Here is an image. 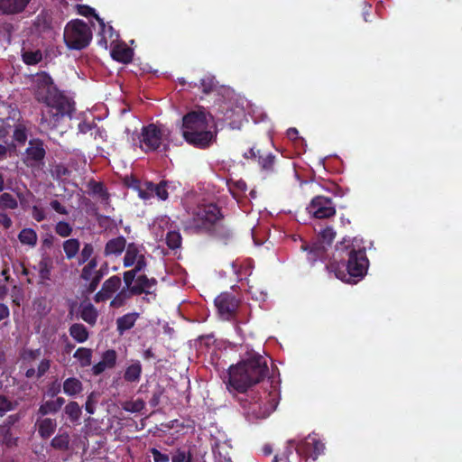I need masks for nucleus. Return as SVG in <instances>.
<instances>
[{"instance_id": "f257e3e1", "label": "nucleus", "mask_w": 462, "mask_h": 462, "mask_svg": "<svg viewBox=\"0 0 462 462\" xmlns=\"http://www.w3.org/2000/svg\"><path fill=\"white\" fill-rule=\"evenodd\" d=\"M330 265L335 268L337 277L348 283H356L364 278L369 266L364 240L344 238L337 244Z\"/></svg>"}, {"instance_id": "f03ea898", "label": "nucleus", "mask_w": 462, "mask_h": 462, "mask_svg": "<svg viewBox=\"0 0 462 462\" xmlns=\"http://www.w3.org/2000/svg\"><path fill=\"white\" fill-rule=\"evenodd\" d=\"M269 374L267 360L255 352H247L245 356L228 369L227 388L241 393L263 382Z\"/></svg>"}, {"instance_id": "7ed1b4c3", "label": "nucleus", "mask_w": 462, "mask_h": 462, "mask_svg": "<svg viewBox=\"0 0 462 462\" xmlns=\"http://www.w3.org/2000/svg\"><path fill=\"white\" fill-rule=\"evenodd\" d=\"M222 217L221 210L215 203L199 204L192 209L185 227L198 234H208L226 244L232 233L221 224Z\"/></svg>"}, {"instance_id": "20e7f679", "label": "nucleus", "mask_w": 462, "mask_h": 462, "mask_svg": "<svg viewBox=\"0 0 462 462\" xmlns=\"http://www.w3.org/2000/svg\"><path fill=\"white\" fill-rule=\"evenodd\" d=\"M209 114L204 107L191 110L182 116L181 134L187 143L199 149H208L217 141V133L212 130Z\"/></svg>"}, {"instance_id": "39448f33", "label": "nucleus", "mask_w": 462, "mask_h": 462, "mask_svg": "<svg viewBox=\"0 0 462 462\" xmlns=\"http://www.w3.org/2000/svg\"><path fill=\"white\" fill-rule=\"evenodd\" d=\"M92 39L90 27L82 20L68 23L64 30V42L69 49L82 50L88 47Z\"/></svg>"}, {"instance_id": "423d86ee", "label": "nucleus", "mask_w": 462, "mask_h": 462, "mask_svg": "<svg viewBox=\"0 0 462 462\" xmlns=\"http://www.w3.org/2000/svg\"><path fill=\"white\" fill-rule=\"evenodd\" d=\"M257 155L258 165L265 177L280 178L291 171V162L284 160L282 156L277 157L261 149L257 150Z\"/></svg>"}, {"instance_id": "0eeeda50", "label": "nucleus", "mask_w": 462, "mask_h": 462, "mask_svg": "<svg viewBox=\"0 0 462 462\" xmlns=\"http://www.w3.org/2000/svg\"><path fill=\"white\" fill-rule=\"evenodd\" d=\"M244 410V415L250 422L263 420L270 415V409L258 393H252L238 399Z\"/></svg>"}, {"instance_id": "6e6552de", "label": "nucleus", "mask_w": 462, "mask_h": 462, "mask_svg": "<svg viewBox=\"0 0 462 462\" xmlns=\"http://www.w3.org/2000/svg\"><path fill=\"white\" fill-rule=\"evenodd\" d=\"M286 444L295 448L299 457H310L313 461L324 453L325 444L319 439L315 433L309 434L303 439H289Z\"/></svg>"}, {"instance_id": "1a4fd4ad", "label": "nucleus", "mask_w": 462, "mask_h": 462, "mask_svg": "<svg viewBox=\"0 0 462 462\" xmlns=\"http://www.w3.org/2000/svg\"><path fill=\"white\" fill-rule=\"evenodd\" d=\"M321 241L313 243L311 246L302 244L300 248L303 251H308L307 258L314 263L318 260L324 261L327 257V248L324 244L330 245L336 236V232L332 227L324 228L319 234Z\"/></svg>"}, {"instance_id": "9d476101", "label": "nucleus", "mask_w": 462, "mask_h": 462, "mask_svg": "<svg viewBox=\"0 0 462 462\" xmlns=\"http://www.w3.org/2000/svg\"><path fill=\"white\" fill-rule=\"evenodd\" d=\"M32 86L35 98L42 103L49 100V97L58 90L52 78L45 71L35 74Z\"/></svg>"}, {"instance_id": "9b49d317", "label": "nucleus", "mask_w": 462, "mask_h": 462, "mask_svg": "<svg viewBox=\"0 0 462 462\" xmlns=\"http://www.w3.org/2000/svg\"><path fill=\"white\" fill-rule=\"evenodd\" d=\"M308 213L315 218L326 219L336 215V204L326 196L314 197L307 207Z\"/></svg>"}, {"instance_id": "f8f14e48", "label": "nucleus", "mask_w": 462, "mask_h": 462, "mask_svg": "<svg viewBox=\"0 0 462 462\" xmlns=\"http://www.w3.org/2000/svg\"><path fill=\"white\" fill-rule=\"evenodd\" d=\"M162 130L154 124L143 126L140 137L142 150L145 152L156 151L162 144Z\"/></svg>"}, {"instance_id": "ddd939ff", "label": "nucleus", "mask_w": 462, "mask_h": 462, "mask_svg": "<svg viewBox=\"0 0 462 462\" xmlns=\"http://www.w3.org/2000/svg\"><path fill=\"white\" fill-rule=\"evenodd\" d=\"M215 305L223 319L231 320L236 317L239 301L232 293L222 292L215 299Z\"/></svg>"}, {"instance_id": "4468645a", "label": "nucleus", "mask_w": 462, "mask_h": 462, "mask_svg": "<svg viewBox=\"0 0 462 462\" xmlns=\"http://www.w3.org/2000/svg\"><path fill=\"white\" fill-rule=\"evenodd\" d=\"M46 155L45 145L42 140L33 138L29 141V146L24 152L23 162L27 166H34L43 162Z\"/></svg>"}, {"instance_id": "2eb2a0df", "label": "nucleus", "mask_w": 462, "mask_h": 462, "mask_svg": "<svg viewBox=\"0 0 462 462\" xmlns=\"http://www.w3.org/2000/svg\"><path fill=\"white\" fill-rule=\"evenodd\" d=\"M44 104L56 109V115L60 116H71L75 108L74 102L63 95L59 89Z\"/></svg>"}, {"instance_id": "dca6fc26", "label": "nucleus", "mask_w": 462, "mask_h": 462, "mask_svg": "<svg viewBox=\"0 0 462 462\" xmlns=\"http://www.w3.org/2000/svg\"><path fill=\"white\" fill-rule=\"evenodd\" d=\"M125 254L123 259V265L125 268L132 267L134 265L143 264L142 269L147 266L145 255L141 253L140 245L132 242L126 244Z\"/></svg>"}, {"instance_id": "f3484780", "label": "nucleus", "mask_w": 462, "mask_h": 462, "mask_svg": "<svg viewBox=\"0 0 462 462\" xmlns=\"http://www.w3.org/2000/svg\"><path fill=\"white\" fill-rule=\"evenodd\" d=\"M122 285V280L118 275H113L106 279L99 291L94 296V300L97 303L104 302L113 297L118 291Z\"/></svg>"}, {"instance_id": "a211bd4d", "label": "nucleus", "mask_w": 462, "mask_h": 462, "mask_svg": "<svg viewBox=\"0 0 462 462\" xmlns=\"http://www.w3.org/2000/svg\"><path fill=\"white\" fill-rule=\"evenodd\" d=\"M168 183L167 180H162L157 184L152 181H145L143 183V191H140V198L146 200L156 196L161 200H166L169 197Z\"/></svg>"}, {"instance_id": "6ab92c4d", "label": "nucleus", "mask_w": 462, "mask_h": 462, "mask_svg": "<svg viewBox=\"0 0 462 462\" xmlns=\"http://www.w3.org/2000/svg\"><path fill=\"white\" fill-rule=\"evenodd\" d=\"M157 284V280L155 278H148L145 274H139L135 279V282L131 288V291L134 295H142V294H152V291Z\"/></svg>"}, {"instance_id": "aec40b11", "label": "nucleus", "mask_w": 462, "mask_h": 462, "mask_svg": "<svg viewBox=\"0 0 462 462\" xmlns=\"http://www.w3.org/2000/svg\"><path fill=\"white\" fill-rule=\"evenodd\" d=\"M32 0H0V15L23 13Z\"/></svg>"}, {"instance_id": "412c9836", "label": "nucleus", "mask_w": 462, "mask_h": 462, "mask_svg": "<svg viewBox=\"0 0 462 462\" xmlns=\"http://www.w3.org/2000/svg\"><path fill=\"white\" fill-rule=\"evenodd\" d=\"M39 436L42 439H49L56 430L57 421L52 418H39L35 422Z\"/></svg>"}, {"instance_id": "4be33fe9", "label": "nucleus", "mask_w": 462, "mask_h": 462, "mask_svg": "<svg viewBox=\"0 0 462 462\" xmlns=\"http://www.w3.org/2000/svg\"><path fill=\"white\" fill-rule=\"evenodd\" d=\"M126 239L123 236H117L108 240L104 248L105 256H119L125 249Z\"/></svg>"}, {"instance_id": "5701e85b", "label": "nucleus", "mask_w": 462, "mask_h": 462, "mask_svg": "<svg viewBox=\"0 0 462 462\" xmlns=\"http://www.w3.org/2000/svg\"><path fill=\"white\" fill-rule=\"evenodd\" d=\"M140 318L138 312H128L116 319V331L120 336H123L125 331L133 328Z\"/></svg>"}, {"instance_id": "b1692460", "label": "nucleus", "mask_w": 462, "mask_h": 462, "mask_svg": "<svg viewBox=\"0 0 462 462\" xmlns=\"http://www.w3.org/2000/svg\"><path fill=\"white\" fill-rule=\"evenodd\" d=\"M133 50L127 47L125 44L116 45L111 51V57L113 60L124 64L130 63L133 60Z\"/></svg>"}, {"instance_id": "393cba45", "label": "nucleus", "mask_w": 462, "mask_h": 462, "mask_svg": "<svg viewBox=\"0 0 462 462\" xmlns=\"http://www.w3.org/2000/svg\"><path fill=\"white\" fill-rule=\"evenodd\" d=\"M88 187L89 188L92 194L97 195L99 197L103 204H109L110 194L103 182L91 180L88 181Z\"/></svg>"}, {"instance_id": "a878e982", "label": "nucleus", "mask_w": 462, "mask_h": 462, "mask_svg": "<svg viewBox=\"0 0 462 462\" xmlns=\"http://www.w3.org/2000/svg\"><path fill=\"white\" fill-rule=\"evenodd\" d=\"M98 311L90 302L81 304L80 318L88 324L94 326L97 323Z\"/></svg>"}, {"instance_id": "bb28decb", "label": "nucleus", "mask_w": 462, "mask_h": 462, "mask_svg": "<svg viewBox=\"0 0 462 462\" xmlns=\"http://www.w3.org/2000/svg\"><path fill=\"white\" fill-rule=\"evenodd\" d=\"M69 336L78 343H84L89 337L88 328L81 323H74L69 328Z\"/></svg>"}, {"instance_id": "cd10ccee", "label": "nucleus", "mask_w": 462, "mask_h": 462, "mask_svg": "<svg viewBox=\"0 0 462 462\" xmlns=\"http://www.w3.org/2000/svg\"><path fill=\"white\" fill-rule=\"evenodd\" d=\"M62 389L65 394L76 396L82 392L83 385L78 378L69 377L63 382Z\"/></svg>"}, {"instance_id": "c85d7f7f", "label": "nucleus", "mask_w": 462, "mask_h": 462, "mask_svg": "<svg viewBox=\"0 0 462 462\" xmlns=\"http://www.w3.org/2000/svg\"><path fill=\"white\" fill-rule=\"evenodd\" d=\"M142 365L139 361H135L132 365L126 367L124 379L128 383H137L140 381L142 374Z\"/></svg>"}, {"instance_id": "c756f323", "label": "nucleus", "mask_w": 462, "mask_h": 462, "mask_svg": "<svg viewBox=\"0 0 462 462\" xmlns=\"http://www.w3.org/2000/svg\"><path fill=\"white\" fill-rule=\"evenodd\" d=\"M51 446L59 451H68L70 448V436L68 432L56 435L51 440Z\"/></svg>"}, {"instance_id": "7c9ffc66", "label": "nucleus", "mask_w": 462, "mask_h": 462, "mask_svg": "<svg viewBox=\"0 0 462 462\" xmlns=\"http://www.w3.org/2000/svg\"><path fill=\"white\" fill-rule=\"evenodd\" d=\"M62 248L66 258L71 260L76 257L79 252L80 242L78 238H69L62 243Z\"/></svg>"}, {"instance_id": "2f4dec72", "label": "nucleus", "mask_w": 462, "mask_h": 462, "mask_svg": "<svg viewBox=\"0 0 462 462\" xmlns=\"http://www.w3.org/2000/svg\"><path fill=\"white\" fill-rule=\"evenodd\" d=\"M231 268L239 282L246 280L247 276L252 274V267L249 264H244L237 261L231 263Z\"/></svg>"}, {"instance_id": "473e14b6", "label": "nucleus", "mask_w": 462, "mask_h": 462, "mask_svg": "<svg viewBox=\"0 0 462 462\" xmlns=\"http://www.w3.org/2000/svg\"><path fill=\"white\" fill-rule=\"evenodd\" d=\"M18 239L21 244L33 247L37 245L38 236L34 229L28 227L20 231Z\"/></svg>"}, {"instance_id": "72a5a7b5", "label": "nucleus", "mask_w": 462, "mask_h": 462, "mask_svg": "<svg viewBox=\"0 0 462 462\" xmlns=\"http://www.w3.org/2000/svg\"><path fill=\"white\" fill-rule=\"evenodd\" d=\"M142 266H143V264H141V263L139 265H134L133 269L125 271L123 273V280H124V283H125V286L123 287L124 289H126L129 291L132 290L131 288H133V286L134 284V282H135V279H136L138 273L144 270V269H142Z\"/></svg>"}, {"instance_id": "f704fd0d", "label": "nucleus", "mask_w": 462, "mask_h": 462, "mask_svg": "<svg viewBox=\"0 0 462 462\" xmlns=\"http://www.w3.org/2000/svg\"><path fill=\"white\" fill-rule=\"evenodd\" d=\"M93 351L87 347H79L73 356L76 358L81 367H87L91 365Z\"/></svg>"}, {"instance_id": "c9c22d12", "label": "nucleus", "mask_w": 462, "mask_h": 462, "mask_svg": "<svg viewBox=\"0 0 462 462\" xmlns=\"http://www.w3.org/2000/svg\"><path fill=\"white\" fill-rule=\"evenodd\" d=\"M22 60L29 66L36 65L42 60V52L40 50H23Z\"/></svg>"}, {"instance_id": "e433bc0d", "label": "nucleus", "mask_w": 462, "mask_h": 462, "mask_svg": "<svg viewBox=\"0 0 462 462\" xmlns=\"http://www.w3.org/2000/svg\"><path fill=\"white\" fill-rule=\"evenodd\" d=\"M64 412L72 423H76L81 417V408L75 401L69 402L64 408Z\"/></svg>"}, {"instance_id": "4c0bfd02", "label": "nucleus", "mask_w": 462, "mask_h": 462, "mask_svg": "<svg viewBox=\"0 0 462 462\" xmlns=\"http://www.w3.org/2000/svg\"><path fill=\"white\" fill-rule=\"evenodd\" d=\"M132 296L134 295L131 291L122 288L110 301V307L119 309L125 306Z\"/></svg>"}, {"instance_id": "58836bf2", "label": "nucleus", "mask_w": 462, "mask_h": 462, "mask_svg": "<svg viewBox=\"0 0 462 462\" xmlns=\"http://www.w3.org/2000/svg\"><path fill=\"white\" fill-rule=\"evenodd\" d=\"M52 262L50 257L42 258L39 263V277L42 281L51 280Z\"/></svg>"}, {"instance_id": "ea45409f", "label": "nucleus", "mask_w": 462, "mask_h": 462, "mask_svg": "<svg viewBox=\"0 0 462 462\" xmlns=\"http://www.w3.org/2000/svg\"><path fill=\"white\" fill-rule=\"evenodd\" d=\"M86 264L83 266L80 278L83 281H88L89 279H93L95 276V269L97 267V258L94 256L88 263H85Z\"/></svg>"}, {"instance_id": "a19ab883", "label": "nucleus", "mask_w": 462, "mask_h": 462, "mask_svg": "<svg viewBox=\"0 0 462 462\" xmlns=\"http://www.w3.org/2000/svg\"><path fill=\"white\" fill-rule=\"evenodd\" d=\"M78 13L82 15V16H85V17H89V16H93L95 17V19L98 22V23L100 24V27L102 30L105 29L106 27V24L104 23V20L102 18H100L97 14H96V11L94 8L88 6V5H78Z\"/></svg>"}, {"instance_id": "79ce46f5", "label": "nucleus", "mask_w": 462, "mask_h": 462, "mask_svg": "<svg viewBox=\"0 0 462 462\" xmlns=\"http://www.w3.org/2000/svg\"><path fill=\"white\" fill-rule=\"evenodd\" d=\"M94 254V246L91 243H85L81 251L79 252V256L78 258L79 265H82L85 263H88L93 258Z\"/></svg>"}, {"instance_id": "37998d69", "label": "nucleus", "mask_w": 462, "mask_h": 462, "mask_svg": "<svg viewBox=\"0 0 462 462\" xmlns=\"http://www.w3.org/2000/svg\"><path fill=\"white\" fill-rule=\"evenodd\" d=\"M17 208L18 202L12 194L5 192L0 195V208L15 209Z\"/></svg>"}, {"instance_id": "c03bdc74", "label": "nucleus", "mask_w": 462, "mask_h": 462, "mask_svg": "<svg viewBox=\"0 0 462 462\" xmlns=\"http://www.w3.org/2000/svg\"><path fill=\"white\" fill-rule=\"evenodd\" d=\"M200 88L203 93L209 94L217 89V81L213 76H205L200 79Z\"/></svg>"}, {"instance_id": "a18cd8bd", "label": "nucleus", "mask_w": 462, "mask_h": 462, "mask_svg": "<svg viewBox=\"0 0 462 462\" xmlns=\"http://www.w3.org/2000/svg\"><path fill=\"white\" fill-rule=\"evenodd\" d=\"M145 407V402L143 399H136L134 401H127L123 403V409L125 411L135 413L142 411Z\"/></svg>"}, {"instance_id": "49530a36", "label": "nucleus", "mask_w": 462, "mask_h": 462, "mask_svg": "<svg viewBox=\"0 0 462 462\" xmlns=\"http://www.w3.org/2000/svg\"><path fill=\"white\" fill-rule=\"evenodd\" d=\"M166 244L169 248L174 250L181 245V236L178 231H169L166 235Z\"/></svg>"}, {"instance_id": "de8ad7c7", "label": "nucleus", "mask_w": 462, "mask_h": 462, "mask_svg": "<svg viewBox=\"0 0 462 462\" xmlns=\"http://www.w3.org/2000/svg\"><path fill=\"white\" fill-rule=\"evenodd\" d=\"M58 411L59 409L56 407L55 403L51 400H49L40 405L37 414L40 417H44L48 414H55Z\"/></svg>"}, {"instance_id": "09e8293b", "label": "nucleus", "mask_w": 462, "mask_h": 462, "mask_svg": "<svg viewBox=\"0 0 462 462\" xmlns=\"http://www.w3.org/2000/svg\"><path fill=\"white\" fill-rule=\"evenodd\" d=\"M55 233L60 237H69L73 232L71 225L66 221H59L54 226Z\"/></svg>"}, {"instance_id": "8fccbe9b", "label": "nucleus", "mask_w": 462, "mask_h": 462, "mask_svg": "<svg viewBox=\"0 0 462 462\" xmlns=\"http://www.w3.org/2000/svg\"><path fill=\"white\" fill-rule=\"evenodd\" d=\"M14 139L20 144H24L27 140V128L23 124L15 125L14 131Z\"/></svg>"}, {"instance_id": "3c124183", "label": "nucleus", "mask_w": 462, "mask_h": 462, "mask_svg": "<svg viewBox=\"0 0 462 462\" xmlns=\"http://www.w3.org/2000/svg\"><path fill=\"white\" fill-rule=\"evenodd\" d=\"M116 360L117 354L116 351L114 349H108L102 354L101 361H103L104 364L108 365L109 369H112L116 366Z\"/></svg>"}, {"instance_id": "603ef678", "label": "nucleus", "mask_w": 462, "mask_h": 462, "mask_svg": "<svg viewBox=\"0 0 462 462\" xmlns=\"http://www.w3.org/2000/svg\"><path fill=\"white\" fill-rule=\"evenodd\" d=\"M165 389L160 384H157L155 389L152 392V395L149 401V404L151 407L155 408L161 402V398L164 394Z\"/></svg>"}, {"instance_id": "864d4df0", "label": "nucleus", "mask_w": 462, "mask_h": 462, "mask_svg": "<svg viewBox=\"0 0 462 462\" xmlns=\"http://www.w3.org/2000/svg\"><path fill=\"white\" fill-rule=\"evenodd\" d=\"M171 462H192V455L189 451L178 448L171 457Z\"/></svg>"}, {"instance_id": "5fc2aeb1", "label": "nucleus", "mask_w": 462, "mask_h": 462, "mask_svg": "<svg viewBox=\"0 0 462 462\" xmlns=\"http://www.w3.org/2000/svg\"><path fill=\"white\" fill-rule=\"evenodd\" d=\"M124 183L128 188H132L134 190L138 191V195L140 196V191H143L144 188H142L141 181L134 176H126L124 180Z\"/></svg>"}, {"instance_id": "6e6d98bb", "label": "nucleus", "mask_w": 462, "mask_h": 462, "mask_svg": "<svg viewBox=\"0 0 462 462\" xmlns=\"http://www.w3.org/2000/svg\"><path fill=\"white\" fill-rule=\"evenodd\" d=\"M292 454V448L291 446L287 444V446L284 448V451L282 455L276 454L273 457V462H291L289 459L290 455Z\"/></svg>"}, {"instance_id": "4d7b16f0", "label": "nucleus", "mask_w": 462, "mask_h": 462, "mask_svg": "<svg viewBox=\"0 0 462 462\" xmlns=\"http://www.w3.org/2000/svg\"><path fill=\"white\" fill-rule=\"evenodd\" d=\"M150 452L152 456L154 462H169V460H170L169 455L162 453L160 450H158L155 448H152L150 449Z\"/></svg>"}, {"instance_id": "13d9d810", "label": "nucleus", "mask_w": 462, "mask_h": 462, "mask_svg": "<svg viewBox=\"0 0 462 462\" xmlns=\"http://www.w3.org/2000/svg\"><path fill=\"white\" fill-rule=\"evenodd\" d=\"M32 217L37 222H42L46 218V214L42 208L34 205L32 208Z\"/></svg>"}, {"instance_id": "bf43d9fd", "label": "nucleus", "mask_w": 462, "mask_h": 462, "mask_svg": "<svg viewBox=\"0 0 462 462\" xmlns=\"http://www.w3.org/2000/svg\"><path fill=\"white\" fill-rule=\"evenodd\" d=\"M14 409L12 402L5 395H0V414L12 411Z\"/></svg>"}, {"instance_id": "052dcab7", "label": "nucleus", "mask_w": 462, "mask_h": 462, "mask_svg": "<svg viewBox=\"0 0 462 462\" xmlns=\"http://www.w3.org/2000/svg\"><path fill=\"white\" fill-rule=\"evenodd\" d=\"M61 391L60 383L58 381H54L50 383L47 387V395L50 397L57 396Z\"/></svg>"}, {"instance_id": "680f3d73", "label": "nucleus", "mask_w": 462, "mask_h": 462, "mask_svg": "<svg viewBox=\"0 0 462 462\" xmlns=\"http://www.w3.org/2000/svg\"><path fill=\"white\" fill-rule=\"evenodd\" d=\"M51 367V361L49 359H43L40 362L37 368V378L43 376Z\"/></svg>"}, {"instance_id": "e2e57ef3", "label": "nucleus", "mask_w": 462, "mask_h": 462, "mask_svg": "<svg viewBox=\"0 0 462 462\" xmlns=\"http://www.w3.org/2000/svg\"><path fill=\"white\" fill-rule=\"evenodd\" d=\"M51 208L59 214L68 215V209L59 200L53 199L50 203Z\"/></svg>"}, {"instance_id": "0e129e2a", "label": "nucleus", "mask_w": 462, "mask_h": 462, "mask_svg": "<svg viewBox=\"0 0 462 462\" xmlns=\"http://www.w3.org/2000/svg\"><path fill=\"white\" fill-rule=\"evenodd\" d=\"M106 369H109L108 365L103 363V361H99L97 364L94 365L92 366V374L94 375H99L101 374Z\"/></svg>"}, {"instance_id": "69168bd1", "label": "nucleus", "mask_w": 462, "mask_h": 462, "mask_svg": "<svg viewBox=\"0 0 462 462\" xmlns=\"http://www.w3.org/2000/svg\"><path fill=\"white\" fill-rule=\"evenodd\" d=\"M106 369H109L108 365L103 363V361H99L97 364L94 365L92 366V374L94 375H99L101 374Z\"/></svg>"}, {"instance_id": "338daca9", "label": "nucleus", "mask_w": 462, "mask_h": 462, "mask_svg": "<svg viewBox=\"0 0 462 462\" xmlns=\"http://www.w3.org/2000/svg\"><path fill=\"white\" fill-rule=\"evenodd\" d=\"M0 225L5 229H9L12 226L13 221L6 213H0Z\"/></svg>"}, {"instance_id": "774afa93", "label": "nucleus", "mask_w": 462, "mask_h": 462, "mask_svg": "<svg viewBox=\"0 0 462 462\" xmlns=\"http://www.w3.org/2000/svg\"><path fill=\"white\" fill-rule=\"evenodd\" d=\"M97 220L98 225L106 229L109 228L112 223V219L109 217L104 215H98Z\"/></svg>"}]
</instances>
